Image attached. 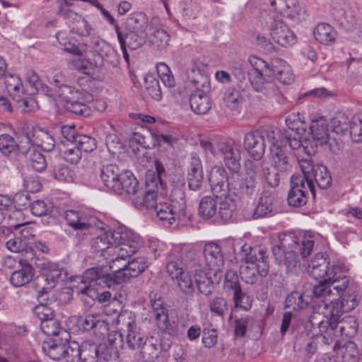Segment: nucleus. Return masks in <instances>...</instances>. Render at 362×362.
<instances>
[{"instance_id": "obj_25", "label": "nucleus", "mask_w": 362, "mask_h": 362, "mask_svg": "<svg viewBox=\"0 0 362 362\" xmlns=\"http://www.w3.org/2000/svg\"><path fill=\"white\" fill-rule=\"evenodd\" d=\"M116 33L119 44L128 46L132 50L141 47L148 39L147 33H138L116 26Z\"/></svg>"}, {"instance_id": "obj_4", "label": "nucleus", "mask_w": 362, "mask_h": 362, "mask_svg": "<svg viewBox=\"0 0 362 362\" xmlns=\"http://www.w3.org/2000/svg\"><path fill=\"white\" fill-rule=\"evenodd\" d=\"M180 261L186 268L201 267L217 272L223 268L224 255L218 244L209 242L204 245L202 252L194 249L183 251Z\"/></svg>"}, {"instance_id": "obj_13", "label": "nucleus", "mask_w": 362, "mask_h": 362, "mask_svg": "<svg viewBox=\"0 0 362 362\" xmlns=\"http://www.w3.org/2000/svg\"><path fill=\"white\" fill-rule=\"evenodd\" d=\"M216 157L221 158L226 167L232 173H238L241 168L240 152L234 141H224L217 145Z\"/></svg>"}, {"instance_id": "obj_55", "label": "nucleus", "mask_w": 362, "mask_h": 362, "mask_svg": "<svg viewBox=\"0 0 362 362\" xmlns=\"http://www.w3.org/2000/svg\"><path fill=\"white\" fill-rule=\"evenodd\" d=\"M69 26L73 33L81 36L89 35L92 29L88 22L78 14L70 22Z\"/></svg>"}, {"instance_id": "obj_2", "label": "nucleus", "mask_w": 362, "mask_h": 362, "mask_svg": "<svg viewBox=\"0 0 362 362\" xmlns=\"http://www.w3.org/2000/svg\"><path fill=\"white\" fill-rule=\"evenodd\" d=\"M278 132L274 129L253 131L247 133L244 138V147L250 156L255 160H260L265 153V141L270 144V155L272 162L281 170L288 167L286 147L285 141H279Z\"/></svg>"}, {"instance_id": "obj_27", "label": "nucleus", "mask_w": 362, "mask_h": 362, "mask_svg": "<svg viewBox=\"0 0 362 362\" xmlns=\"http://www.w3.org/2000/svg\"><path fill=\"white\" fill-rule=\"evenodd\" d=\"M55 92L57 95L64 101L66 104L77 101L78 100H83L90 98V93L85 90L77 89L74 86L59 84V81L55 79Z\"/></svg>"}, {"instance_id": "obj_47", "label": "nucleus", "mask_w": 362, "mask_h": 362, "mask_svg": "<svg viewBox=\"0 0 362 362\" xmlns=\"http://www.w3.org/2000/svg\"><path fill=\"white\" fill-rule=\"evenodd\" d=\"M92 100L93 95L90 93V98H87L86 100H78L77 101L69 103L65 105L64 107L66 111L74 115L86 117L90 115L91 110L86 103Z\"/></svg>"}, {"instance_id": "obj_45", "label": "nucleus", "mask_w": 362, "mask_h": 362, "mask_svg": "<svg viewBox=\"0 0 362 362\" xmlns=\"http://www.w3.org/2000/svg\"><path fill=\"white\" fill-rule=\"evenodd\" d=\"M217 202L211 196L203 197L199 205V215L205 220L211 218L217 212Z\"/></svg>"}, {"instance_id": "obj_57", "label": "nucleus", "mask_w": 362, "mask_h": 362, "mask_svg": "<svg viewBox=\"0 0 362 362\" xmlns=\"http://www.w3.org/2000/svg\"><path fill=\"white\" fill-rule=\"evenodd\" d=\"M160 353V344L151 342H144L141 350V356L144 362H153L158 358Z\"/></svg>"}, {"instance_id": "obj_24", "label": "nucleus", "mask_w": 362, "mask_h": 362, "mask_svg": "<svg viewBox=\"0 0 362 362\" xmlns=\"http://www.w3.org/2000/svg\"><path fill=\"white\" fill-rule=\"evenodd\" d=\"M230 192L240 199L251 197L257 194L258 186L251 179L240 178L238 175L232 174L230 176Z\"/></svg>"}, {"instance_id": "obj_18", "label": "nucleus", "mask_w": 362, "mask_h": 362, "mask_svg": "<svg viewBox=\"0 0 362 362\" xmlns=\"http://www.w3.org/2000/svg\"><path fill=\"white\" fill-rule=\"evenodd\" d=\"M148 298L158 327L161 329H168L170 325L168 309L160 293L151 291Z\"/></svg>"}, {"instance_id": "obj_39", "label": "nucleus", "mask_w": 362, "mask_h": 362, "mask_svg": "<svg viewBox=\"0 0 362 362\" xmlns=\"http://www.w3.org/2000/svg\"><path fill=\"white\" fill-rule=\"evenodd\" d=\"M273 197L269 192H264L259 199L258 204L255 207L252 218H259L267 216L273 211Z\"/></svg>"}, {"instance_id": "obj_7", "label": "nucleus", "mask_w": 362, "mask_h": 362, "mask_svg": "<svg viewBox=\"0 0 362 362\" xmlns=\"http://www.w3.org/2000/svg\"><path fill=\"white\" fill-rule=\"evenodd\" d=\"M310 156L298 159V163L303 174L305 177V182L310 187V192L315 198V189L314 180L317 186L322 189L329 188L332 185V177L327 168L322 164H314Z\"/></svg>"}, {"instance_id": "obj_21", "label": "nucleus", "mask_w": 362, "mask_h": 362, "mask_svg": "<svg viewBox=\"0 0 362 362\" xmlns=\"http://www.w3.org/2000/svg\"><path fill=\"white\" fill-rule=\"evenodd\" d=\"M93 48L100 59L99 66L105 64L112 67H117L119 64V57L117 52L107 42L101 39L93 41Z\"/></svg>"}, {"instance_id": "obj_29", "label": "nucleus", "mask_w": 362, "mask_h": 362, "mask_svg": "<svg viewBox=\"0 0 362 362\" xmlns=\"http://www.w3.org/2000/svg\"><path fill=\"white\" fill-rule=\"evenodd\" d=\"M42 332L47 336H52L57 341H68L71 339L70 333L61 326L60 322L54 317L40 322Z\"/></svg>"}, {"instance_id": "obj_12", "label": "nucleus", "mask_w": 362, "mask_h": 362, "mask_svg": "<svg viewBox=\"0 0 362 362\" xmlns=\"http://www.w3.org/2000/svg\"><path fill=\"white\" fill-rule=\"evenodd\" d=\"M310 130L314 140L318 141L321 145H328L329 150L334 153L337 154L341 151V143L336 139L329 136L328 123L325 118L320 117L313 120Z\"/></svg>"}, {"instance_id": "obj_11", "label": "nucleus", "mask_w": 362, "mask_h": 362, "mask_svg": "<svg viewBox=\"0 0 362 362\" xmlns=\"http://www.w3.org/2000/svg\"><path fill=\"white\" fill-rule=\"evenodd\" d=\"M269 20L270 34L276 43L282 47L291 46L296 43V35L284 23L280 15L273 13Z\"/></svg>"}, {"instance_id": "obj_61", "label": "nucleus", "mask_w": 362, "mask_h": 362, "mask_svg": "<svg viewBox=\"0 0 362 362\" xmlns=\"http://www.w3.org/2000/svg\"><path fill=\"white\" fill-rule=\"evenodd\" d=\"M332 279L330 277L317 280L319 282L315 285L313 294L316 298H326L332 295Z\"/></svg>"}, {"instance_id": "obj_64", "label": "nucleus", "mask_w": 362, "mask_h": 362, "mask_svg": "<svg viewBox=\"0 0 362 362\" xmlns=\"http://www.w3.org/2000/svg\"><path fill=\"white\" fill-rule=\"evenodd\" d=\"M81 346L76 341H68L65 345V350L63 358L66 362H78L80 361Z\"/></svg>"}, {"instance_id": "obj_53", "label": "nucleus", "mask_w": 362, "mask_h": 362, "mask_svg": "<svg viewBox=\"0 0 362 362\" xmlns=\"http://www.w3.org/2000/svg\"><path fill=\"white\" fill-rule=\"evenodd\" d=\"M80 361L81 362H97L99 353V345L93 343H84L80 348Z\"/></svg>"}, {"instance_id": "obj_20", "label": "nucleus", "mask_w": 362, "mask_h": 362, "mask_svg": "<svg viewBox=\"0 0 362 362\" xmlns=\"http://www.w3.org/2000/svg\"><path fill=\"white\" fill-rule=\"evenodd\" d=\"M123 342L122 334L110 336L105 343L99 344V362H119L117 347Z\"/></svg>"}, {"instance_id": "obj_49", "label": "nucleus", "mask_w": 362, "mask_h": 362, "mask_svg": "<svg viewBox=\"0 0 362 362\" xmlns=\"http://www.w3.org/2000/svg\"><path fill=\"white\" fill-rule=\"evenodd\" d=\"M150 45L157 49H164L170 40L169 33L163 29H156L148 37Z\"/></svg>"}, {"instance_id": "obj_56", "label": "nucleus", "mask_w": 362, "mask_h": 362, "mask_svg": "<svg viewBox=\"0 0 362 362\" xmlns=\"http://www.w3.org/2000/svg\"><path fill=\"white\" fill-rule=\"evenodd\" d=\"M223 289L226 292L233 291V293L243 290L239 280V276L233 270H228L225 274Z\"/></svg>"}, {"instance_id": "obj_40", "label": "nucleus", "mask_w": 362, "mask_h": 362, "mask_svg": "<svg viewBox=\"0 0 362 362\" xmlns=\"http://www.w3.org/2000/svg\"><path fill=\"white\" fill-rule=\"evenodd\" d=\"M67 342L62 340L57 341V339H53L48 341H44L42 349L44 353L50 358L57 361L63 358L65 345Z\"/></svg>"}, {"instance_id": "obj_10", "label": "nucleus", "mask_w": 362, "mask_h": 362, "mask_svg": "<svg viewBox=\"0 0 362 362\" xmlns=\"http://www.w3.org/2000/svg\"><path fill=\"white\" fill-rule=\"evenodd\" d=\"M126 259L127 257L119 258V257H117L110 263V269L114 274L115 284H119L130 278L136 277L148 267L147 262L144 257H137L128 261L127 263H124L122 267L115 265L120 260H126Z\"/></svg>"}, {"instance_id": "obj_63", "label": "nucleus", "mask_w": 362, "mask_h": 362, "mask_svg": "<svg viewBox=\"0 0 362 362\" xmlns=\"http://www.w3.org/2000/svg\"><path fill=\"white\" fill-rule=\"evenodd\" d=\"M349 132L353 141H362V117L355 115L352 117L349 128Z\"/></svg>"}, {"instance_id": "obj_9", "label": "nucleus", "mask_w": 362, "mask_h": 362, "mask_svg": "<svg viewBox=\"0 0 362 362\" xmlns=\"http://www.w3.org/2000/svg\"><path fill=\"white\" fill-rule=\"evenodd\" d=\"M111 242L119 258L129 257L136 252L139 248V236L125 227H119L110 230Z\"/></svg>"}, {"instance_id": "obj_14", "label": "nucleus", "mask_w": 362, "mask_h": 362, "mask_svg": "<svg viewBox=\"0 0 362 362\" xmlns=\"http://www.w3.org/2000/svg\"><path fill=\"white\" fill-rule=\"evenodd\" d=\"M308 192L310 187L305 182V177L300 174H293L291 177V189L288 192L287 202L288 205L300 207L308 202Z\"/></svg>"}, {"instance_id": "obj_54", "label": "nucleus", "mask_w": 362, "mask_h": 362, "mask_svg": "<svg viewBox=\"0 0 362 362\" xmlns=\"http://www.w3.org/2000/svg\"><path fill=\"white\" fill-rule=\"evenodd\" d=\"M81 325L83 330L90 331L98 327L103 331H107V323L99 319V316L96 315H88L85 317H82L80 320Z\"/></svg>"}, {"instance_id": "obj_48", "label": "nucleus", "mask_w": 362, "mask_h": 362, "mask_svg": "<svg viewBox=\"0 0 362 362\" xmlns=\"http://www.w3.org/2000/svg\"><path fill=\"white\" fill-rule=\"evenodd\" d=\"M210 312L212 315L223 317L229 310V305L227 299L223 296H215L208 302Z\"/></svg>"}, {"instance_id": "obj_60", "label": "nucleus", "mask_w": 362, "mask_h": 362, "mask_svg": "<svg viewBox=\"0 0 362 362\" xmlns=\"http://www.w3.org/2000/svg\"><path fill=\"white\" fill-rule=\"evenodd\" d=\"M248 61L253 67L255 74L265 75L267 77L271 76L272 61L269 64L256 56L250 57Z\"/></svg>"}, {"instance_id": "obj_23", "label": "nucleus", "mask_w": 362, "mask_h": 362, "mask_svg": "<svg viewBox=\"0 0 362 362\" xmlns=\"http://www.w3.org/2000/svg\"><path fill=\"white\" fill-rule=\"evenodd\" d=\"M123 171L116 164L103 165L100 169V179L105 189L114 192L119 190L118 182Z\"/></svg>"}, {"instance_id": "obj_17", "label": "nucleus", "mask_w": 362, "mask_h": 362, "mask_svg": "<svg viewBox=\"0 0 362 362\" xmlns=\"http://www.w3.org/2000/svg\"><path fill=\"white\" fill-rule=\"evenodd\" d=\"M329 261L325 253H317L311 259L308 267V272L315 280L328 277L333 279L336 276L334 268L329 267Z\"/></svg>"}, {"instance_id": "obj_34", "label": "nucleus", "mask_w": 362, "mask_h": 362, "mask_svg": "<svg viewBox=\"0 0 362 362\" xmlns=\"http://www.w3.org/2000/svg\"><path fill=\"white\" fill-rule=\"evenodd\" d=\"M119 190L113 193L122 195L123 194L135 195L139 192V182L130 171H123L118 182Z\"/></svg>"}, {"instance_id": "obj_22", "label": "nucleus", "mask_w": 362, "mask_h": 362, "mask_svg": "<svg viewBox=\"0 0 362 362\" xmlns=\"http://www.w3.org/2000/svg\"><path fill=\"white\" fill-rule=\"evenodd\" d=\"M74 281L79 280L85 285H96L102 283L107 287L115 285L113 272L112 274L103 272L101 268L93 267L87 269L83 276L74 277Z\"/></svg>"}, {"instance_id": "obj_42", "label": "nucleus", "mask_w": 362, "mask_h": 362, "mask_svg": "<svg viewBox=\"0 0 362 362\" xmlns=\"http://www.w3.org/2000/svg\"><path fill=\"white\" fill-rule=\"evenodd\" d=\"M313 35L320 43L328 44L335 40L337 33L329 24L320 23L314 28Z\"/></svg>"}, {"instance_id": "obj_19", "label": "nucleus", "mask_w": 362, "mask_h": 362, "mask_svg": "<svg viewBox=\"0 0 362 362\" xmlns=\"http://www.w3.org/2000/svg\"><path fill=\"white\" fill-rule=\"evenodd\" d=\"M156 188H158V183L155 180L146 181L145 189L139 190L141 195L136 197L132 200L134 206L139 209L143 208L155 209L158 204L156 200L158 192Z\"/></svg>"}, {"instance_id": "obj_44", "label": "nucleus", "mask_w": 362, "mask_h": 362, "mask_svg": "<svg viewBox=\"0 0 362 362\" xmlns=\"http://www.w3.org/2000/svg\"><path fill=\"white\" fill-rule=\"evenodd\" d=\"M223 105L230 110H237L243 102L240 92L234 87H229L223 93Z\"/></svg>"}, {"instance_id": "obj_33", "label": "nucleus", "mask_w": 362, "mask_h": 362, "mask_svg": "<svg viewBox=\"0 0 362 362\" xmlns=\"http://www.w3.org/2000/svg\"><path fill=\"white\" fill-rule=\"evenodd\" d=\"M42 269L45 270L44 274L52 283L54 287L59 281H66L67 279H70L71 281H74L73 276L69 277L66 271L64 268L59 267L55 263L51 262H44L42 264Z\"/></svg>"}, {"instance_id": "obj_52", "label": "nucleus", "mask_w": 362, "mask_h": 362, "mask_svg": "<svg viewBox=\"0 0 362 362\" xmlns=\"http://www.w3.org/2000/svg\"><path fill=\"white\" fill-rule=\"evenodd\" d=\"M6 247L13 252L30 254L33 255V250L25 240L21 237H15L10 239L6 243Z\"/></svg>"}, {"instance_id": "obj_30", "label": "nucleus", "mask_w": 362, "mask_h": 362, "mask_svg": "<svg viewBox=\"0 0 362 362\" xmlns=\"http://www.w3.org/2000/svg\"><path fill=\"white\" fill-rule=\"evenodd\" d=\"M33 130L34 127L28 124H23L17 132H16V144L17 147V153L26 154L30 149L33 143Z\"/></svg>"}, {"instance_id": "obj_28", "label": "nucleus", "mask_w": 362, "mask_h": 362, "mask_svg": "<svg viewBox=\"0 0 362 362\" xmlns=\"http://www.w3.org/2000/svg\"><path fill=\"white\" fill-rule=\"evenodd\" d=\"M274 77L283 84H291L294 81V74L291 67L283 59L276 57L272 59L271 76Z\"/></svg>"}, {"instance_id": "obj_8", "label": "nucleus", "mask_w": 362, "mask_h": 362, "mask_svg": "<svg viewBox=\"0 0 362 362\" xmlns=\"http://www.w3.org/2000/svg\"><path fill=\"white\" fill-rule=\"evenodd\" d=\"M286 124L288 130L284 135L276 130L278 132L277 141H285V146L287 150L286 156H287V154L291 155L292 151L294 150L304 153L308 156H310L311 153L308 150V146H304L302 142V136L305 132V124L295 115L287 117Z\"/></svg>"}, {"instance_id": "obj_31", "label": "nucleus", "mask_w": 362, "mask_h": 362, "mask_svg": "<svg viewBox=\"0 0 362 362\" xmlns=\"http://www.w3.org/2000/svg\"><path fill=\"white\" fill-rule=\"evenodd\" d=\"M288 167L285 170H281L276 167L274 162L270 166H262V176L269 187L275 188L280 183V173L289 171L291 169V155L287 154Z\"/></svg>"}, {"instance_id": "obj_15", "label": "nucleus", "mask_w": 362, "mask_h": 362, "mask_svg": "<svg viewBox=\"0 0 362 362\" xmlns=\"http://www.w3.org/2000/svg\"><path fill=\"white\" fill-rule=\"evenodd\" d=\"M65 219L67 224L72 228L81 232L103 228V222L96 216L86 217L83 216L78 211L67 210L65 212Z\"/></svg>"}, {"instance_id": "obj_6", "label": "nucleus", "mask_w": 362, "mask_h": 362, "mask_svg": "<svg viewBox=\"0 0 362 362\" xmlns=\"http://www.w3.org/2000/svg\"><path fill=\"white\" fill-rule=\"evenodd\" d=\"M243 250L245 252L247 265L240 267V273L245 282L255 283L257 274L262 277L266 276L269 269V257L266 252L260 247H252L247 245L243 246Z\"/></svg>"}, {"instance_id": "obj_46", "label": "nucleus", "mask_w": 362, "mask_h": 362, "mask_svg": "<svg viewBox=\"0 0 362 362\" xmlns=\"http://www.w3.org/2000/svg\"><path fill=\"white\" fill-rule=\"evenodd\" d=\"M4 83L7 92L13 98L18 94H23V86L21 78L16 74H7L3 76Z\"/></svg>"}, {"instance_id": "obj_62", "label": "nucleus", "mask_w": 362, "mask_h": 362, "mask_svg": "<svg viewBox=\"0 0 362 362\" xmlns=\"http://www.w3.org/2000/svg\"><path fill=\"white\" fill-rule=\"evenodd\" d=\"M13 100L16 102L18 108L23 112H33L38 109L35 99L33 97H26L24 92L23 94H18L13 98Z\"/></svg>"}, {"instance_id": "obj_59", "label": "nucleus", "mask_w": 362, "mask_h": 362, "mask_svg": "<svg viewBox=\"0 0 362 362\" xmlns=\"http://www.w3.org/2000/svg\"><path fill=\"white\" fill-rule=\"evenodd\" d=\"M117 324L120 325L124 332L135 329L136 327V316L131 311L122 310L117 316Z\"/></svg>"}, {"instance_id": "obj_26", "label": "nucleus", "mask_w": 362, "mask_h": 362, "mask_svg": "<svg viewBox=\"0 0 362 362\" xmlns=\"http://www.w3.org/2000/svg\"><path fill=\"white\" fill-rule=\"evenodd\" d=\"M187 180L190 190H199L204 183V174L200 159L192 157L187 170Z\"/></svg>"}, {"instance_id": "obj_1", "label": "nucleus", "mask_w": 362, "mask_h": 362, "mask_svg": "<svg viewBox=\"0 0 362 362\" xmlns=\"http://www.w3.org/2000/svg\"><path fill=\"white\" fill-rule=\"evenodd\" d=\"M323 308L321 319L320 313H313L309 322L313 327L317 326L319 334L324 336V338H331L338 332L340 334H348L344 332L345 327L341 325L339 330L337 328L339 324L342 323L343 315L353 310L357 305V300L355 295L344 294L341 299H334L329 303L323 300Z\"/></svg>"}, {"instance_id": "obj_37", "label": "nucleus", "mask_w": 362, "mask_h": 362, "mask_svg": "<svg viewBox=\"0 0 362 362\" xmlns=\"http://www.w3.org/2000/svg\"><path fill=\"white\" fill-rule=\"evenodd\" d=\"M189 103L192 110L197 115H204L211 107V100L207 94L199 91H193L191 93Z\"/></svg>"}, {"instance_id": "obj_38", "label": "nucleus", "mask_w": 362, "mask_h": 362, "mask_svg": "<svg viewBox=\"0 0 362 362\" xmlns=\"http://www.w3.org/2000/svg\"><path fill=\"white\" fill-rule=\"evenodd\" d=\"M33 143L45 151H51L54 146V139L47 132L40 127H34L33 130Z\"/></svg>"}, {"instance_id": "obj_5", "label": "nucleus", "mask_w": 362, "mask_h": 362, "mask_svg": "<svg viewBox=\"0 0 362 362\" xmlns=\"http://www.w3.org/2000/svg\"><path fill=\"white\" fill-rule=\"evenodd\" d=\"M173 186L170 202H159L154 209L159 219L170 225L184 218L187 208L184 178L179 177L176 181L173 180Z\"/></svg>"}, {"instance_id": "obj_43", "label": "nucleus", "mask_w": 362, "mask_h": 362, "mask_svg": "<svg viewBox=\"0 0 362 362\" xmlns=\"http://www.w3.org/2000/svg\"><path fill=\"white\" fill-rule=\"evenodd\" d=\"M342 362H358L360 351L357 344L352 341H346L338 349Z\"/></svg>"}, {"instance_id": "obj_36", "label": "nucleus", "mask_w": 362, "mask_h": 362, "mask_svg": "<svg viewBox=\"0 0 362 362\" xmlns=\"http://www.w3.org/2000/svg\"><path fill=\"white\" fill-rule=\"evenodd\" d=\"M148 20L146 15L142 12L132 13L125 21L123 29L147 33Z\"/></svg>"}, {"instance_id": "obj_16", "label": "nucleus", "mask_w": 362, "mask_h": 362, "mask_svg": "<svg viewBox=\"0 0 362 362\" xmlns=\"http://www.w3.org/2000/svg\"><path fill=\"white\" fill-rule=\"evenodd\" d=\"M209 182L216 199L226 197L228 192H230V176H228L223 167L215 166L211 169Z\"/></svg>"}, {"instance_id": "obj_51", "label": "nucleus", "mask_w": 362, "mask_h": 362, "mask_svg": "<svg viewBox=\"0 0 362 362\" xmlns=\"http://www.w3.org/2000/svg\"><path fill=\"white\" fill-rule=\"evenodd\" d=\"M350 122L344 112H337L331 119L332 131L337 134H345L349 130Z\"/></svg>"}, {"instance_id": "obj_50", "label": "nucleus", "mask_w": 362, "mask_h": 362, "mask_svg": "<svg viewBox=\"0 0 362 362\" xmlns=\"http://www.w3.org/2000/svg\"><path fill=\"white\" fill-rule=\"evenodd\" d=\"M308 305V301L304 298V296L299 291H293L288 295L285 300V307L291 308L295 311L305 309Z\"/></svg>"}, {"instance_id": "obj_41", "label": "nucleus", "mask_w": 362, "mask_h": 362, "mask_svg": "<svg viewBox=\"0 0 362 362\" xmlns=\"http://www.w3.org/2000/svg\"><path fill=\"white\" fill-rule=\"evenodd\" d=\"M35 270L31 265H26L23 269L14 271L10 281L15 287H21L28 284L33 279Z\"/></svg>"}, {"instance_id": "obj_3", "label": "nucleus", "mask_w": 362, "mask_h": 362, "mask_svg": "<svg viewBox=\"0 0 362 362\" xmlns=\"http://www.w3.org/2000/svg\"><path fill=\"white\" fill-rule=\"evenodd\" d=\"M314 246L313 237L309 235L300 242L298 238L292 233L279 236V244L272 247V253L280 265L291 271L298 264L299 255L305 258L310 255Z\"/></svg>"}, {"instance_id": "obj_32", "label": "nucleus", "mask_w": 362, "mask_h": 362, "mask_svg": "<svg viewBox=\"0 0 362 362\" xmlns=\"http://www.w3.org/2000/svg\"><path fill=\"white\" fill-rule=\"evenodd\" d=\"M194 273V280L198 290L205 296L209 295L214 288V283L210 276L206 272V269L201 267L187 268Z\"/></svg>"}, {"instance_id": "obj_35", "label": "nucleus", "mask_w": 362, "mask_h": 362, "mask_svg": "<svg viewBox=\"0 0 362 362\" xmlns=\"http://www.w3.org/2000/svg\"><path fill=\"white\" fill-rule=\"evenodd\" d=\"M32 286L37 292L36 297L39 303L48 301L49 300V293L54 288L44 273L33 279Z\"/></svg>"}, {"instance_id": "obj_58", "label": "nucleus", "mask_w": 362, "mask_h": 362, "mask_svg": "<svg viewBox=\"0 0 362 362\" xmlns=\"http://www.w3.org/2000/svg\"><path fill=\"white\" fill-rule=\"evenodd\" d=\"M219 205L218 215L225 222L230 221L236 209L235 202L232 199L226 197L224 200L219 202Z\"/></svg>"}]
</instances>
